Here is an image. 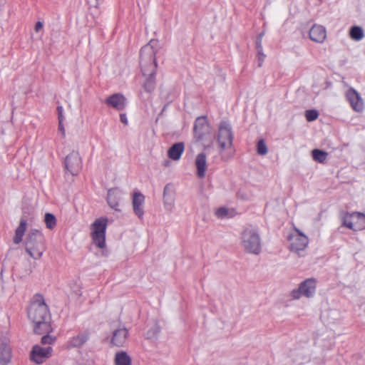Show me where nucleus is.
Masks as SVG:
<instances>
[{"mask_svg": "<svg viewBox=\"0 0 365 365\" xmlns=\"http://www.w3.org/2000/svg\"><path fill=\"white\" fill-rule=\"evenodd\" d=\"M352 217L356 219V224L358 225L359 230L365 229V215L361 212H353L351 214Z\"/></svg>", "mask_w": 365, "mask_h": 365, "instance_id": "obj_29", "label": "nucleus"}, {"mask_svg": "<svg viewBox=\"0 0 365 365\" xmlns=\"http://www.w3.org/2000/svg\"><path fill=\"white\" fill-rule=\"evenodd\" d=\"M158 41L152 39L149 43L142 47L140 51V66L143 76L147 75L148 71L156 69L155 49Z\"/></svg>", "mask_w": 365, "mask_h": 365, "instance_id": "obj_3", "label": "nucleus"}, {"mask_svg": "<svg viewBox=\"0 0 365 365\" xmlns=\"http://www.w3.org/2000/svg\"><path fill=\"white\" fill-rule=\"evenodd\" d=\"M265 55L263 52L261 53V55L258 54V66L260 67L262 65V63L264 60Z\"/></svg>", "mask_w": 365, "mask_h": 365, "instance_id": "obj_38", "label": "nucleus"}, {"mask_svg": "<svg viewBox=\"0 0 365 365\" xmlns=\"http://www.w3.org/2000/svg\"><path fill=\"white\" fill-rule=\"evenodd\" d=\"M343 225L349 229L354 230V223L351 221H348L346 219L344 220Z\"/></svg>", "mask_w": 365, "mask_h": 365, "instance_id": "obj_37", "label": "nucleus"}, {"mask_svg": "<svg viewBox=\"0 0 365 365\" xmlns=\"http://www.w3.org/2000/svg\"><path fill=\"white\" fill-rule=\"evenodd\" d=\"M11 358L9 339L6 336H0V365H7Z\"/></svg>", "mask_w": 365, "mask_h": 365, "instance_id": "obj_12", "label": "nucleus"}, {"mask_svg": "<svg viewBox=\"0 0 365 365\" xmlns=\"http://www.w3.org/2000/svg\"><path fill=\"white\" fill-rule=\"evenodd\" d=\"M64 166L66 170L72 175H77L82 168V161L78 152L73 150L66 155Z\"/></svg>", "mask_w": 365, "mask_h": 365, "instance_id": "obj_10", "label": "nucleus"}, {"mask_svg": "<svg viewBox=\"0 0 365 365\" xmlns=\"http://www.w3.org/2000/svg\"><path fill=\"white\" fill-rule=\"evenodd\" d=\"M197 174L199 178H203L205 175L207 161L206 155L204 153H199L195 160Z\"/></svg>", "mask_w": 365, "mask_h": 365, "instance_id": "obj_20", "label": "nucleus"}, {"mask_svg": "<svg viewBox=\"0 0 365 365\" xmlns=\"http://www.w3.org/2000/svg\"><path fill=\"white\" fill-rule=\"evenodd\" d=\"M57 111H58V120H64V116H63V107L61 106H58L57 107Z\"/></svg>", "mask_w": 365, "mask_h": 365, "instance_id": "obj_35", "label": "nucleus"}, {"mask_svg": "<svg viewBox=\"0 0 365 365\" xmlns=\"http://www.w3.org/2000/svg\"><path fill=\"white\" fill-rule=\"evenodd\" d=\"M327 36L326 29L320 25H314L309 31V38L312 41L322 43Z\"/></svg>", "mask_w": 365, "mask_h": 365, "instance_id": "obj_18", "label": "nucleus"}, {"mask_svg": "<svg viewBox=\"0 0 365 365\" xmlns=\"http://www.w3.org/2000/svg\"><path fill=\"white\" fill-rule=\"evenodd\" d=\"M264 31H262V33H260V34L258 35V36H257V38H259V39H261V40H262V37H263V36H264Z\"/></svg>", "mask_w": 365, "mask_h": 365, "instance_id": "obj_41", "label": "nucleus"}, {"mask_svg": "<svg viewBox=\"0 0 365 365\" xmlns=\"http://www.w3.org/2000/svg\"><path fill=\"white\" fill-rule=\"evenodd\" d=\"M26 227L27 221L24 217H22L20 220L19 225L15 231V235L13 239L14 244L19 245L20 242H21L24 233L26 230Z\"/></svg>", "mask_w": 365, "mask_h": 365, "instance_id": "obj_22", "label": "nucleus"}, {"mask_svg": "<svg viewBox=\"0 0 365 365\" xmlns=\"http://www.w3.org/2000/svg\"><path fill=\"white\" fill-rule=\"evenodd\" d=\"M43 28V24L41 21H37L35 25V31H39Z\"/></svg>", "mask_w": 365, "mask_h": 365, "instance_id": "obj_39", "label": "nucleus"}, {"mask_svg": "<svg viewBox=\"0 0 365 365\" xmlns=\"http://www.w3.org/2000/svg\"><path fill=\"white\" fill-rule=\"evenodd\" d=\"M319 116V113L316 110H308L306 111L305 117L307 121L315 120Z\"/></svg>", "mask_w": 365, "mask_h": 365, "instance_id": "obj_32", "label": "nucleus"}, {"mask_svg": "<svg viewBox=\"0 0 365 365\" xmlns=\"http://www.w3.org/2000/svg\"><path fill=\"white\" fill-rule=\"evenodd\" d=\"M256 48L257 50V53L261 55V53L262 52V40L261 39L257 38Z\"/></svg>", "mask_w": 365, "mask_h": 365, "instance_id": "obj_34", "label": "nucleus"}, {"mask_svg": "<svg viewBox=\"0 0 365 365\" xmlns=\"http://www.w3.org/2000/svg\"><path fill=\"white\" fill-rule=\"evenodd\" d=\"M63 120H58V130L62 133L63 137H65V128L63 124Z\"/></svg>", "mask_w": 365, "mask_h": 365, "instance_id": "obj_36", "label": "nucleus"}, {"mask_svg": "<svg viewBox=\"0 0 365 365\" xmlns=\"http://www.w3.org/2000/svg\"><path fill=\"white\" fill-rule=\"evenodd\" d=\"M144 76L146 78L143 83V88L145 91L151 93L155 88V70L148 71L147 75Z\"/></svg>", "mask_w": 365, "mask_h": 365, "instance_id": "obj_23", "label": "nucleus"}, {"mask_svg": "<svg viewBox=\"0 0 365 365\" xmlns=\"http://www.w3.org/2000/svg\"><path fill=\"white\" fill-rule=\"evenodd\" d=\"M257 152L260 155H264L267 153V147L264 140H260L257 143Z\"/></svg>", "mask_w": 365, "mask_h": 365, "instance_id": "obj_31", "label": "nucleus"}, {"mask_svg": "<svg viewBox=\"0 0 365 365\" xmlns=\"http://www.w3.org/2000/svg\"><path fill=\"white\" fill-rule=\"evenodd\" d=\"M145 200L144 195L140 192H135L133 197V207L135 214L142 218L144 215L143 204Z\"/></svg>", "mask_w": 365, "mask_h": 365, "instance_id": "obj_19", "label": "nucleus"}, {"mask_svg": "<svg viewBox=\"0 0 365 365\" xmlns=\"http://www.w3.org/2000/svg\"><path fill=\"white\" fill-rule=\"evenodd\" d=\"M316 288V279L314 278H309L301 282L298 288L293 289L290 292V297L294 300L299 299L302 297L311 298L314 295Z\"/></svg>", "mask_w": 365, "mask_h": 365, "instance_id": "obj_6", "label": "nucleus"}, {"mask_svg": "<svg viewBox=\"0 0 365 365\" xmlns=\"http://www.w3.org/2000/svg\"><path fill=\"white\" fill-rule=\"evenodd\" d=\"M120 121L121 123H124V124H128V119H127V117H126V115L125 114H120Z\"/></svg>", "mask_w": 365, "mask_h": 365, "instance_id": "obj_40", "label": "nucleus"}, {"mask_svg": "<svg viewBox=\"0 0 365 365\" xmlns=\"http://www.w3.org/2000/svg\"><path fill=\"white\" fill-rule=\"evenodd\" d=\"M108 220L106 218L97 219L91 226L92 240L93 243L99 248L106 246V231Z\"/></svg>", "mask_w": 365, "mask_h": 365, "instance_id": "obj_5", "label": "nucleus"}, {"mask_svg": "<svg viewBox=\"0 0 365 365\" xmlns=\"http://www.w3.org/2000/svg\"><path fill=\"white\" fill-rule=\"evenodd\" d=\"M163 205L167 211L171 212L175 206V199L173 193V185H165L163 190Z\"/></svg>", "mask_w": 365, "mask_h": 365, "instance_id": "obj_15", "label": "nucleus"}, {"mask_svg": "<svg viewBox=\"0 0 365 365\" xmlns=\"http://www.w3.org/2000/svg\"><path fill=\"white\" fill-rule=\"evenodd\" d=\"M128 330L125 327H121L115 329L111 338V344L113 346L120 347L123 346L128 338Z\"/></svg>", "mask_w": 365, "mask_h": 365, "instance_id": "obj_14", "label": "nucleus"}, {"mask_svg": "<svg viewBox=\"0 0 365 365\" xmlns=\"http://www.w3.org/2000/svg\"><path fill=\"white\" fill-rule=\"evenodd\" d=\"M185 149L184 143L179 142L173 145L168 150V157L173 160H178Z\"/></svg>", "mask_w": 365, "mask_h": 365, "instance_id": "obj_21", "label": "nucleus"}, {"mask_svg": "<svg viewBox=\"0 0 365 365\" xmlns=\"http://www.w3.org/2000/svg\"><path fill=\"white\" fill-rule=\"evenodd\" d=\"M115 365H131V358L124 351L115 354L114 359Z\"/></svg>", "mask_w": 365, "mask_h": 365, "instance_id": "obj_25", "label": "nucleus"}, {"mask_svg": "<svg viewBox=\"0 0 365 365\" xmlns=\"http://www.w3.org/2000/svg\"><path fill=\"white\" fill-rule=\"evenodd\" d=\"M28 317L34 324V331L36 334L52 331L51 324V317L48 307L43 297L40 294L34 296L27 310Z\"/></svg>", "mask_w": 365, "mask_h": 365, "instance_id": "obj_1", "label": "nucleus"}, {"mask_svg": "<svg viewBox=\"0 0 365 365\" xmlns=\"http://www.w3.org/2000/svg\"><path fill=\"white\" fill-rule=\"evenodd\" d=\"M105 103L118 110H122L125 108L126 99L122 94L115 93L107 98Z\"/></svg>", "mask_w": 365, "mask_h": 365, "instance_id": "obj_13", "label": "nucleus"}, {"mask_svg": "<svg viewBox=\"0 0 365 365\" xmlns=\"http://www.w3.org/2000/svg\"><path fill=\"white\" fill-rule=\"evenodd\" d=\"M44 222L46 227L49 230H53L56 225V218L54 215L50 212L45 214Z\"/></svg>", "mask_w": 365, "mask_h": 365, "instance_id": "obj_28", "label": "nucleus"}, {"mask_svg": "<svg viewBox=\"0 0 365 365\" xmlns=\"http://www.w3.org/2000/svg\"><path fill=\"white\" fill-rule=\"evenodd\" d=\"M312 156L315 161L323 163L326 161L328 153L319 149H314L312 151Z\"/></svg>", "mask_w": 365, "mask_h": 365, "instance_id": "obj_26", "label": "nucleus"}, {"mask_svg": "<svg viewBox=\"0 0 365 365\" xmlns=\"http://www.w3.org/2000/svg\"><path fill=\"white\" fill-rule=\"evenodd\" d=\"M233 133L229 123L222 122L219 127L217 142L221 150L230 148L232 145Z\"/></svg>", "mask_w": 365, "mask_h": 365, "instance_id": "obj_7", "label": "nucleus"}, {"mask_svg": "<svg viewBox=\"0 0 365 365\" xmlns=\"http://www.w3.org/2000/svg\"><path fill=\"white\" fill-rule=\"evenodd\" d=\"M210 133V125L208 123L207 116L202 115L197 117L195 121L193 127V133L195 138L197 140H202L207 135Z\"/></svg>", "mask_w": 365, "mask_h": 365, "instance_id": "obj_9", "label": "nucleus"}, {"mask_svg": "<svg viewBox=\"0 0 365 365\" xmlns=\"http://www.w3.org/2000/svg\"><path fill=\"white\" fill-rule=\"evenodd\" d=\"M346 97L354 110L359 112L363 110V101L354 89L350 88L346 93Z\"/></svg>", "mask_w": 365, "mask_h": 365, "instance_id": "obj_16", "label": "nucleus"}, {"mask_svg": "<svg viewBox=\"0 0 365 365\" xmlns=\"http://www.w3.org/2000/svg\"><path fill=\"white\" fill-rule=\"evenodd\" d=\"M215 214L218 217H224L227 215L228 210L225 207H220L216 211Z\"/></svg>", "mask_w": 365, "mask_h": 365, "instance_id": "obj_33", "label": "nucleus"}, {"mask_svg": "<svg viewBox=\"0 0 365 365\" xmlns=\"http://www.w3.org/2000/svg\"><path fill=\"white\" fill-rule=\"evenodd\" d=\"M88 339V334L87 333H81L72 337L68 341V346L70 348L80 347L85 344Z\"/></svg>", "mask_w": 365, "mask_h": 365, "instance_id": "obj_24", "label": "nucleus"}, {"mask_svg": "<svg viewBox=\"0 0 365 365\" xmlns=\"http://www.w3.org/2000/svg\"><path fill=\"white\" fill-rule=\"evenodd\" d=\"M290 243V250L301 256V252H303L309 243L308 237L303 234L299 229L295 228V233L289 237Z\"/></svg>", "mask_w": 365, "mask_h": 365, "instance_id": "obj_8", "label": "nucleus"}, {"mask_svg": "<svg viewBox=\"0 0 365 365\" xmlns=\"http://www.w3.org/2000/svg\"><path fill=\"white\" fill-rule=\"evenodd\" d=\"M48 333H44L43 336L41 337V343L43 345H51L53 344L56 341V337L55 336L49 334Z\"/></svg>", "mask_w": 365, "mask_h": 365, "instance_id": "obj_30", "label": "nucleus"}, {"mask_svg": "<svg viewBox=\"0 0 365 365\" xmlns=\"http://www.w3.org/2000/svg\"><path fill=\"white\" fill-rule=\"evenodd\" d=\"M242 245L247 252L259 255L261 252V239L258 231L252 227L244 230L241 236Z\"/></svg>", "mask_w": 365, "mask_h": 365, "instance_id": "obj_4", "label": "nucleus"}, {"mask_svg": "<svg viewBox=\"0 0 365 365\" xmlns=\"http://www.w3.org/2000/svg\"><path fill=\"white\" fill-rule=\"evenodd\" d=\"M101 2V0H96V4L94 5L95 7H98L99 4Z\"/></svg>", "mask_w": 365, "mask_h": 365, "instance_id": "obj_42", "label": "nucleus"}, {"mask_svg": "<svg viewBox=\"0 0 365 365\" xmlns=\"http://www.w3.org/2000/svg\"><path fill=\"white\" fill-rule=\"evenodd\" d=\"M52 351L53 349L50 346L41 347L39 345H35L31 352V359L38 364H42L51 356Z\"/></svg>", "mask_w": 365, "mask_h": 365, "instance_id": "obj_11", "label": "nucleus"}, {"mask_svg": "<svg viewBox=\"0 0 365 365\" xmlns=\"http://www.w3.org/2000/svg\"><path fill=\"white\" fill-rule=\"evenodd\" d=\"M350 36L355 41H359L364 37L363 29L357 26H352L349 31Z\"/></svg>", "mask_w": 365, "mask_h": 365, "instance_id": "obj_27", "label": "nucleus"}, {"mask_svg": "<svg viewBox=\"0 0 365 365\" xmlns=\"http://www.w3.org/2000/svg\"><path fill=\"white\" fill-rule=\"evenodd\" d=\"M121 191L118 188H113L108 191L107 202L109 206L116 211H120L119 201L121 199Z\"/></svg>", "mask_w": 365, "mask_h": 365, "instance_id": "obj_17", "label": "nucleus"}, {"mask_svg": "<svg viewBox=\"0 0 365 365\" xmlns=\"http://www.w3.org/2000/svg\"><path fill=\"white\" fill-rule=\"evenodd\" d=\"M25 250L34 259H40L45 250L44 237L42 232L36 229H31L25 240Z\"/></svg>", "mask_w": 365, "mask_h": 365, "instance_id": "obj_2", "label": "nucleus"}]
</instances>
